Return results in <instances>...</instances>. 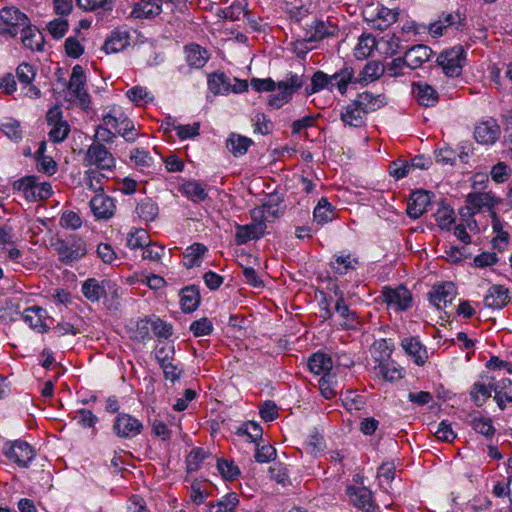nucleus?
Returning a JSON list of instances; mask_svg holds the SVG:
<instances>
[{
	"instance_id": "obj_58",
	"label": "nucleus",
	"mask_w": 512,
	"mask_h": 512,
	"mask_svg": "<svg viewBox=\"0 0 512 512\" xmlns=\"http://www.w3.org/2000/svg\"><path fill=\"white\" fill-rule=\"evenodd\" d=\"M329 80V75L322 71H317L311 78V84L306 87V93L311 95L322 89L329 90Z\"/></svg>"
},
{
	"instance_id": "obj_23",
	"label": "nucleus",
	"mask_w": 512,
	"mask_h": 512,
	"mask_svg": "<svg viewBox=\"0 0 512 512\" xmlns=\"http://www.w3.org/2000/svg\"><path fill=\"white\" fill-rule=\"evenodd\" d=\"M90 208L97 219H109L114 215L115 203L105 194H97L90 201Z\"/></svg>"
},
{
	"instance_id": "obj_28",
	"label": "nucleus",
	"mask_w": 512,
	"mask_h": 512,
	"mask_svg": "<svg viewBox=\"0 0 512 512\" xmlns=\"http://www.w3.org/2000/svg\"><path fill=\"white\" fill-rule=\"evenodd\" d=\"M266 225L263 222L252 223L249 225H238L236 227L235 242L238 245L247 243L250 240L258 239L263 236Z\"/></svg>"
},
{
	"instance_id": "obj_14",
	"label": "nucleus",
	"mask_w": 512,
	"mask_h": 512,
	"mask_svg": "<svg viewBox=\"0 0 512 512\" xmlns=\"http://www.w3.org/2000/svg\"><path fill=\"white\" fill-rule=\"evenodd\" d=\"M86 253V244L79 238L62 242L58 247L59 259L66 264L81 259Z\"/></svg>"
},
{
	"instance_id": "obj_61",
	"label": "nucleus",
	"mask_w": 512,
	"mask_h": 512,
	"mask_svg": "<svg viewBox=\"0 0 512 512\" xmlns=\"http://www.w3.org/2000/svg\"><path fill=\"white\" fill-rule=\"evenodd\" d=\"M213 329L212 322L206 317L195 320L190 325V330L195 337L210 335Z\"/></svg>"
},
{
	"instance_id": "obj_32",
	"label": "nucleus",
	"mask_w": 512,
	"mask_h": 512,
	"mask_svg": "<svg viewBox=\"0 0 512 512\" xmlns=\"http://www.w3.org/2000/svg\"><path fill=\"white\" fill-rule=\"evenodd\" d=\"M494 400L500 410L506 408V403H512V380L503 378L495 381Z\"/></svg>"
},
{
	"instance_id": "obj_27",
	"label": "nucleus",
	"mask_w": 512,
	"mask_h": 512,
	"mask_svg": "<svg viewBox=\"0 0 512 512\" xmlns=\"http://www.w3.org/2000/svg\"><path fill=\"white\" fill-rule=\"evenodd\" d=\"M347 494L350 501L358 508L366 511L374 509V499L372 492L366 487H348Z\"/></svg>"
},
{
	"instance_id": "obj_26",
	"label": "nucleus",
	"mask_w": 512,
	"mask_h": 512,
	"mask_svg": "<svg viewBox=\"0 0 512 512\" xmlns=\"http://www.w3.org/2000/svg\"><path fill=\"white\" fill-rule=\"evenodd\" d=\"M399 12L396 9L381 7L377 9L375 16L366 18L371 28L378 30H386L398 20Z\"/></svg>"
},
{
	"instance_id": "obj_39",
	"label": "nucleus",
	"mask_w": 512,
	"mask_h": 512,
	"mask_svg": "<svg viewBox=\"0 0 512 512\" xmlns=\"http://www.w3.org/2000/svg\"><path fill=\"white\" fill-rule=\"evenodd\" d=\"M252 144V139L246 136L231 133L227 139L226 147L233 154V156L239 157L246 154Z\"/></svg>"
},
{
	"instance_id": "obj_15",
	"label": "nucleus",
	"mask_w": 512,
	"mask_h": 512,
	"mask_svg": "<svg viewBox=\"0 0 512 512\" xmlns=\"http://www.w3.org/2000/svg\"><path fill=\"white\" fill-rule=\"evenodd\" d=\"M400 345L416 365L424 366L428 361L429 355L427 348L418 337H404Z\"/></svg>"
},
{
	"instance_id": "obj_33",
	"label": "nucleus",
	"mask_w": 512,
	"mask_h": 512,
	"mask_svg": "<svg viewBox=\"0 0 512 512\" xmlns=\"http://www.w3.org/2000/svg\"><path fill=\"white\" fill-rule=\"evenodd\" d=\"M185 57L188 65L193 68H202L209 59L208 51L198 44H190L185 47Z\"/></svg>"
},
{
	"instance_id": "obj_3",
	"label": "nucleus",
	"mask_w": 512,
	"mask_h": 512,
	"mask_svg": "<svg viewBox=\"0 0 512 512\" xmlns=\"http://www.w3.org/2000/svg\"><path fill=\"white\" fill-rule=\"evenodd\" d=\"M14 188L22 192L28 201L48 199L52 194V186L48 182H39L37 176H26L14 182Z\"/></svg>"
},
{
	"instance_id": "obj_52",
	"label": "nucleus",
	"mask_w": 512,
	"mask_h": 512,
	"mask_svg": "<svg viewBox=\"0 0 512 512\" xmlns=\"http://www.w3.org/2000/svg\"><path fill=\"white\" fill-rule=\"evenodd\" d=\"M378 49L381 53L392 56L400 49V39L393 35H385L378 40Z\"/></svg>"
},
{
	"instance_id": "obj_56",
	"label": "nucleus",
	"mask_w": 512,
	"mask_h": 512,
	"mask_svg": "<svg viewBox=\"0 0 512 512\" xmlns=\"http://www.w3.org/2000/svg\"><path fill=\"white\" fill-rule=\"evenodd\" d=\"M147 242L148 234L143 229L133 228L127 235L126 244L130 249H143Z\"/></svg>"
},
{
	"instance_id": "obj_64",
	"label": "nucleus",
	"mask_w": 512,
	"mask_h": 512,
	"mask_svg": "<svg viewBox=\"0 0 512 512\" xmlns=\"http://www.w3.org/2000/svg\"><path fill=\"white\" fill-rule=\"evenodd\" d=\"M491 178L496 183L506 182L512 174V169L504 162H498L491 169Z\"/></svg>"
},
{
	"instance_id": "obj_46",
	"label": "nucleus",
	"mask_w": 512,
	"mask_h": 512,
	"mask_svg": "<svg viewBox=\"0 0 512 512\" xmlns=\"http://www.w3.org/2000/svg\"><path fill=\"white\" fill-rule=\"evenodd\" d=\"M375 372L377 376L390 382L399 380L404 375V369L397 366L394 362L379 363L375 367Z\"/></svg>"
},
{
	"instance_id": "obj_9",
	"label": "nucleus",
	"mask_w": 512,
	"mask_h": 512,
	"mask_svg": "<svg viewBox=\"0 0 512 512\" xmlns=\"http://www.w3.org/2000/svg\"><path fill=\"white\" fill-rule=\"evenodd\" d=\"M143 424L139 419L127 413H120L115 418L112 430L116 436L131 439L142 433Z\"/></svg>"
},
{
	"instance_id": "obj_2",
	"label": "nucleus",
	"mask_w": 512,
	"mask_h": 512,
	"mask_svg": "<svg viewBox=\"0 0 512 512\" xmlns=\"http://www.w3.org/2000/svg\"><path fill=\"white\" fill-rule=\"evenodd\" d=\"M303 85L302 76L290 74L285 80L278 82L277 90H274L268 97V105L274 109L281 108L291 100L292 95Z\"/></svg>"
},
{
	"instance_id": "obj_50",
	"label": "nucleus",
	"mask_w": 512,
	"mask_h": 512,
	"mask_svg": "<svg viewBox=\"0 0 512 512\" xmlns=\"http://www.w3.org/2000/svg\"><path fill=\"white\" fill-rule=\"evenodd\" d=\"M435 219L441 229H449L455 222L454 210L444 203H441L435 213Z\"/></svg>"
},
{
	"instance_id": "obj_57",
	"label": "nucleus",
	"mask_w": 512,
	"mask_h": 512,
	"mask_svg": "<svg viewBox=\"0 0 512 512\" xmlns=\"http://www.w3.org/2000/svg\"><path fill=\"white\" fill-rule=\"evenodd\" d=\"M217 470L221 476L229 481L236 479L240 475V469L233 461L226 459L217 460Z\"/></svg>"
},
{
	"instance_id": "obj_6",
	"label": "nucleus",
	"mask_w": 512,
	"mask_h": 512,
	"mask_svg": "<svg viewBox=\"0 0 512 512\" xmlns=\"http://www.w3.org/2000/svg\"><path fill=\"white\" fill-rule=\"evenodd\" d=\"M3 451L10 461L22 468H27L36 456L35 449L22 440L6 442Z\"/></svg>"
},
{
	"instance_id": "obj_44",
	"label": "nucleus",
	"mask_w": 512,
	"mask_h": 512,
	"mask_svg": "<svg viewBox=\"0 0 512 512\" xmlns=\"http://www.w3.org/2000/svg\"><path fill=\"white\" fill-rule=\"evenodd\" d=\"M378 47V41L370 34H363L359 37L358 43L354 48V56L363 60L368 58L375 48Z\"/></svg>"
},
{
	"instance_id": "obj_37",
	"label": "nucleus",
	"mask_w": 512,
	"mask_h": 512,
	"mask_svg": "<svg viewBox=\"0 0 512 512\" xmlns=\"http://www.w3.org/2000/svg\"><path fill=\"white\" fill-rule=\"evenodd\" d=\"M468 423L475 432L485 436L486 438L493 437L496 432L492 419L481 416L478 413L470 414Z\"/></svg>"
},
{
	"instance_id": "obj_42",
	"label": "nucleus",
	"mask_w": 512,
	"mask_h": 512,
	"mask_svg": "<svg viewBox=\"0 0 512 512\" xmlns=\"http://www.w3.org/2000/svg\"><path fill=\"white\" fill-rule=\"evenodd\" d=\"M313 217L317 224H327L335 218V207L326 198H321L314 208Z\"/></svg>"
},
{
	"instance_id": "obj_53",
	"label": "nucleus",
	"mask_w": 512,
	"mask_h": 512,
	"mask_svg": "<svg viewBox=\"0 0 512 512\" xmlns=\"http://www.w3.org/2000/svg\"><path fill=\"white\" fill-rule=\"evenodd\" d=\"M395 469L394 462H383L378 469L377 477L379 479V485L385 491H388V485L395 477Z\"/></svg>"
},
{
	"instance_id": "obj_11",
	"label": "nucleus",
	"mask_w": 512,
	"mask_h": 512,
	"mask_svg": "<svg viewBox=\"0 0 512 512\" xmlns=\"http://www.w3.org/2000/svg\"><path fill=\"white\" fill-rule=\"evenodd\" d=\"M338 32V25L330 19H317L308 25L305 34V40L307 42H318L326 38L334 37L338 34Z\"/></svg>"
},
{
	"instance_id": "obj_21",
	"label": "nucleus",
	"mask_w": 512,
	"mask_h": 512,
	"mask_svg": "<svg viewBox=\"0 0 512 512\" xmlns=\"http://www.w3.org/2000/svg\"><path fill=\"white\" fill-rule=\"evenodd\" d=\"M412 93L421 106L432 107L437 104L439 94L434 87L425 82H414Z\"/></svg>"
},
{
	"instance_id": "obj_19",
	"label": "nucleus",
	"mask_w": 512,
	"mask_h": 512,
	"mask_svg": "<svg viewBox=\"0 0 512 512\" xmlns=\"http://www.w3.org/2000/svg\"><path fill=\"white\" fill-rule=\"evenodd\" d=\"M404 55L406 66L414 70L422 67L424 63L428 62L433 55V51L427 45L418 44L409 48Z\"/></svg>"
},
{
	"instance_id": "obj_41",
	"label": "nucleus",
	"mask_w": 512,
	"mask_h": 512,
	"mask_svg": "<svg viewBox=\"0 0 512 512\" xmlns=\"http://www.w3.org/2000/svg\"><path fill=\"white\" fill-rule=\"evenodd\" d=\"M181 308L184 312L195 311L200 304V294L195 286L185 287L180 292Z\"/></svg>"
},
{
	"instance_id": "obj_59",
	"label": "nucleus",
	"mask_w": 512,
	"mask_h": 512,
	"mask_svg": "<svg viewBox=\"0 0 512 512\" xmlns=\"http://www.w3.org/2000/svg\"><path fill=\"white\" fill-rule=\"evenodd\" d=\"M389 172L395 179H402L408 176L412 171L410 161L397 159L390 163Z\"/></svg>"
},
{
	"instance_id": "obj_29",
	"label": "nucleus",
	"mask_w": 512,
	"mask_h": 512,
	"mask_svg": "<svg viewBox=\"0 0 512 512\" xmlns=\"http://www.w3.org/2000/svg\"><path fill=\"white\" fill-rule=\"evenodd\" d=\"M336 296L335 311L342 319L341 325L347 329L355 328L359 324L356 312L349 309L344 301L342 292H336Z\"/></svg>"
},
{
	"instance_id": "obj_60",
	"label": "nucleus",
	"mask_w": 512,
	"mask_h": 512,
	"mask_svg": "<svg viewBox=\"0 0 512 512\" xmlns=\"http://www.w3.org/2000/svg\"><path fill=\"white\" fill-rule=\"evenodd\" d=\"M36 69L29 63L23 62L16 69L17 79L21 84H31L36 77Z\"/></svg>"
},
{
	"instance_id": "obj_34",
	"label": "nucleus",
	"mask_w": 512,
	"mask_h": 512,
	"mask_svg": "<svg viewBox=\"0 0 512 512\" xmlns=\"http://www.w3.org/2000/svg\"><path fill=\"white\" fill-rule=\"evenodd\" d=\"M24 47L32 51H40L43 48V37L36 28L31 27L30 22L19 31Z\"/></svg>"
},
{
	"instance_id": "obj_10",
	"label": "nucleus",
	"mask_w": 512,
	"mask_h": 512,
	"mask_svg": "<svg viewBox=\"0 0 512 512\" xmlns=\"http://www.w3.org/2000/svg\"><path fill=\"white\" fill-rule=\"evenodd\" d=\"M495 377L489 373L481 374L470 388L469 395L477 407H482L494 392Z\"/></svg>"
},
{
	"instance_id": "obj_31",
	"label": "nucleus",
	"mask_w": 512,
	"mask_h": 512,
	"mask_svg": "<svg viewBox=\"0 0 512 512\" xmlns=\"http://www.w3.org/2000/svg\"><path fill=\"white\" fill-rule=\"evenodd\" d=\"M460 21L459 13H445L443 12L439 15L438 19L431 23L428 27V31L430 35L434 38L441 37L444 34V31L450 27L455 25Z\"/></svg>"
},
{
	"instance_id": "obj_30",
	"label": "nucleus",
	"mask_w": 512,
	"mask_h": 512,
	"mask_svg": "<svg viewBox=\"0 0 512 512\" xmlns=\"http://www.w3.org/2000/svg\"><path fill=\"white\" fill-rule=\"evenodd\" d=\"M309 370L316 375H329L333 367L331 357L323 352H316L308 359Z\"/></svg>"
},
{
	"instance_id": "obj_51",
	"label": "nucleus",
	"mask_w": 512,
	"mask_h": 512,
	"mask_svg": "<svg viewBox=\"0 0 512 512\" xmlns=\"http://www.w3.org/2000/svg\"><path fill=\"white\" fill-rule=\"evenodd\" d=\"M126 96L136 105H143L154 100L153 94L143 86H134L126 92Z\"/></svg>"
},
{
	"instance_id": "obj_45",
	"label": "nucleus",
	"mask_w": 512,
	"mask_h": 512,
	"mask_svg": "<svg viewBox=\"0 0 512 512\" xmlns=\"http://www.w3.org/2000/svg\"><path fill=\"white\" fill-rule=\"evenodd\" d=\"M238 503V495L234 492L228 493L216 503H209L207 512H236Z\"/></svg>"
},
{
	"instance_id": "obj_12",
	"label": "nucleus",
	"mask_w": 512,
	"mask_h": 512,
	"mask_svg": "<svg viewBox=\"0 0 512 512\" xmlns=\"http://www.w3.org/2000/svg\"><path fill=\"white\" fill-rule=\"evenodd\" d=\"M429 300L438 310L445 309L456 296V288L452 282L433 285L429 292Z\"/></svg>"
},
{
	"instance_id": "obj_55",
	"label": "nucleus",
	"mask_w": 512,
	"mask_h": 512,
	"mask_svg": "<svg viewBox=\"0 0 512 512\" xmlns=\"http://www.w3.org/2000/svg\"><path fill=\"white\" fill-rule=\"evenodd\" d=\"M136 213L147 222L153 221L158 215V206L150 199H146L137 205Z\"/></svg>"
},
{
	"instance_id": "obj_48",
	"label": "nucleus",
	"mask_w": 512,
	"mask_h": 512,
	"mask_svg": "<svg viewBox=\"0 0 512 512\" xmlns=\"http://www.w3.org/2000/svg\"><path fill=\"white\" fill-rule=\"evenodd\" d=\"M209 90L214 94L230 93L231 80L224 73H214L208 79Z\"/></svg>"
},
{
	"instance_id": "obj_24",
	"label": "nucleus",
	"mask_w": 512,
	"mask_h": 512,
	"mask_svg": "<svg viewBox=\"0 0 512 512\" xmlns=\"http://www.w3.org/2000/svg\"><path fill=\"white\" fill-rule=\"evenodd\" d=\"M130 45V34L127 30L117 28L107 37L103 50L109 53H118Z\"/></svg>"
},
{
	"instance_id": "obj_22",
	"label": "nucleus",
	"mask_w": 512,
	"mask_h": 512,
	"mask_svg": "<svg viewBox=\"0 0 512 512\" xmlns=\"http://www.w3.org/2000/svg\"><path fill=\"white\" fill-rule=\"evenodd\" d=\"M0 253L6 254V258L17 261L21 252L15 246V234L10 226L0 227Z\"/></svg>"
},
{
	"instance_id": "obj_5",
	"label": "nucleus",
	"mask_w": 512,
	"mask_h": 512,
	"mask_svg": "<svg viewBox=\"0 0 512 512\" xmlns=\"http://www.w3.org/2000/svg\"><path fill=\"white\" fill-rule=\"evenodd\" d=\"M466 60L463 46L457 45L443 51L437 57V63L448 77H458Z\"/></svg>"
},
{
	"instance_id": "obj_54",
	"label": "nucleus",
	"mask_w": 512,
	"mask_h": 512,
	"mask_svg": "<svg viewBox=\"0 0 512 512\" xmlns=\"http://www.w3.org/2000/svg\"><path fill=\"white\" fill-rule=\"evenodd\" d=\"M165 351L164 347H161L156 352V359L158 360L161 368L163 369L165 378L171 380L172 382L176 381L180 377V371L177 366H175L170 361H166L165 358L161 357V354Z\"/></svg>"
},
{
	"instance_id": "obj_35",
	"label": "nucleus",
	"mask_w": 512,
	"mask_h": 512,
	"mask_svg": "<svg viewBox=\"0 0 512 512\" xmlns=\"http://www.w3.org/2000/svg\"><path fill=\"white\" fill-rule=\"evenodd\" d=\"M353 77L354 71L350 67H344L333 75H329V91L337 89L342 95L345 94Z\"/></svg>"
},
{
	"instance_id": "obj_36",
	"label": "nucleus",
	"mask_w": 512,
	"mask_h": 512,
	"mask_svg": "<svg viewBox=\"0 0 512 512\" xmlns=\"http://www.w3.org/2000/svg\"><path fill=\"white\" fill-rule=\"evenodd\" d=\"M104 283L105 281H99L96 278H88L82 284V294L87 300L97 302L106 295Z\"/></svg>"
},
{
	"instance_id": "obj_17",
	"label": "nucleus",
	"mask_w": 512,
	"mask_h": 512,
	"mask_svg": "<svg viewBox=\"0 0 512 512\" xmlns=\"http://www.w3.org/2000/svg\"><path fill=\"white\" fill-rule=\"evenodd\" d=\"M431 203V193L425 190H418L411 194L407 204V214L413 219H418L427 210Z\"/></svg>"
},
{
	"instance_id": "obj_13",
	"label": "nucleus",
	"mask_w": 512,
	"mask_h": 512,
	"mask_svg": "<svg viewBox=\"0 0 512 512\" xmlns=\"http://www.w3.org/2000/svg\"><path fill=\"white\" fill-rule=\"evenodd\" d=\"M382 294L387 305L395 310L404 311L411 306L412 295L404 286L385 287Z\"/></svg>"
},
{
	"instance_id": "obj_40",
	"label": "nucleus",
	"mask_w": 512,
	"mask_h": 512,
	"mask_svg": "<svg viewBox=\"0 0 512 512\" xmlns=\"http://www.w3.org/2000/svg\"><path fill=\"white\" fill-rule=\"evenodd\" d=\"M180 192L193 202H203L208 197L205 186L197 181H186L180 186Z\"/></svg>"
},
{
	"instance_id": "obj_1",
	"label": "nucleus",
	"mask_w": 512,
	"mask_h": 512,
	"mask_svg": "<svg viewBox=\"0 0 512 512\" xmlns=\"http://www.w3.org/2000/svg\"><path fill=\"white\" fill-rule=\"evenodd\" d=\"M385 104L384 95H374L368 91L362 92L342 109L341 120L351 127H361L364 125L368 113L380 109Z\"/></svg>"
},
{
	"instance_id": "obj_7",
	"label": "nucleus",
	"mask_w": 512,
	"mask_h": 512,
	"mask_svg": "<svg viewBox=\"0 0 512 512\" xmlns=\"http://www.w3.org/2000/svg\"><path fill=\"white\" fill-rule=\"evenodd\" d=\"M28 17L15 7L0 10V33L14 37L20 29L28 24Z\"/></svg>"
},
{
	"instance_id": "obj_18",
	"label": "nucleus",
	"mask_w": 512,
	"mask_h": 512,
	"mask_svg": "<svg viewBox=\"0 0 512 512\" xmlns=\"http://www.w3.org/2000/svg\"><path fill=\"white\" fill-rule=\"evenodd\" d=\"M500 126L490 118L479 123L474 130V137L481 144H493L500 136Z\"/></svg>"
},
{
	"instance_id": "obj_25",
	"label": "nucleus",
	"mask_w": 512,
	"mask_h": 512,
	"mask_svg": "<svg viewBox=\"0 0 512 512\" xmlns=\"http://www.w3.org/2000/svg\"><path fill=\"white\" fill-rule=\"evenodd\" d=\"M510 300L509 290L503 285H493L484 297V305L491 309H502Z\"/></svg>"
},
{
	"instance_id": "obj_43",
	"label": "nucleus",
	"mask_w": 512,
	"mask_h": 512,
	"mask_svg": "<svg viewBox=\"0 0 512 512\" xmlns=\"http://www.w3.org/2000/svg\"><path fill=\"white\" fill-rule=\"evenodd\" d=\"M207 248L201 243H194L187 247L183 253V264L186 268L199 266Z\"/></svg>"
},
{
	"instance_id": "obj_20",
	"label": "nucleus",
	"mask_w": 512,
	"mask_h": 512,
	"mask_svg": "<svg viewBox=\"0 0 512 512\" xmlns=\"http://www.w3.org/2000/svg\"><path fill=\"white\" fill-rule=\"evenodd\" d=\"M22 319L31 329L38 333H45L49 329L46 323L47 312L41 307L33 306L25 309Z\"/></svg>"
},
{
	"instance_id": "obj_63",
	"label": "nucleus",
	"mask_w": 512,
	"mask_h": 512,
	"mask_svg": "<svg viewBox=\"0 0 512 512\" xmlns=\"http://www.w3.org/2000/svg\"><path fill=\"white\" fill-rule=\"evenodd\" d=\"M206 457L207 452L203 448L192 449L186 459L187 470L189 472L197 471Z\"/></svg>"
},
{
	"instance_id": "obj_49",
	"label": "nucleus",
	"mask_w": 512,
	"mask_h": 512,
	"mask_svg": "<svg viewBox=\"0 0 512 512\" xmlns=\"http://www.w3.org/2000/svg\"><path fill=\"white\" fill-rule=\"evenodd\" d=\"M85 184L88 189L94 192L103 191L104 182L108 179L104 170L89 168L85 171Z\"/></svg>"
},
{
	"instance_id": "obj_47",
	"label": "nucleus",
	"mask_w": 512,
	"mask_h": 512,
	"mask_svg": "<svg viewBox=\"0 0 512 512\" xmlns=\"http://www.w3.org/2000/svg\"><path fill=\"white\" fill-rule=\"evenodd\" d=\"M161 11V6L152 1H141L134 4L130 13L131 17L136 19L149 18L158 15Z\"/></svg>"
},
{
	"instance_id": "obj_4",
	"label": "nucleus",
	"mask_w": 512,
	"mask_h": 512,
	"mask_svg": "<svg viewBox=\"0 0 512 512\" xmlns=\"http://www.w3.org/2000/svg\"><path fill=\"white\" fill-rule=\"evenodd\" d=\"M85 167L111 172L116 167L112 153L99 142H93L87 149L83 159Z\"/></svg>"
},
{
	"instance_id": "obj_38",
	"label": "nucleus",
	"mask_w": 512,
	"mask_h": 512,
	"mask_svg": "<svg viewBox=\"0 0 512 512\" xmlns=\"http://www.w3.org/2000/svg\"><path fill=\"white\" fill-rule=\"evenodd\" d=\"M358 259L351 254L334 255L330 263L332 270L339 275H345L351 270H355Z\"/></svg>"
},
{
	"instance_id": "obj_16",
	"label": "nucleus",
	"mask_w": 512,
	"mask_h": 512,
	"mask_svg": "<svg viewBox=\"0 0 512 512\" xmlns=\"http://www.w3.org/2000/svg\"><path fill=\"white\" fill-rule=\"evenodd\" d=\"M501 201L492 192H474L470 193L467 198L469 209H471L473 214L482 211H488L491 214L493 212L492 208L501 203Z\"/></svg>"
},
{
	"instance_id": "obj_8",
	"label": "nucleus",
	"mask_w": 512,
	"mask_h": 512,
	"mask_svg": "<svg viewBox=\"0 0 512 512\" xmlns=\"http://www.w3.org/2000/svg\"><path fill=\"white\" fill-rule=\"evenodd\" d=\"M85 83L86 75L84 69L81 65L77 64L72 68L68 90L83 109L89 108L90 105V95L85 88Z\"/></svg>"
},
{
	"instance_id": "obj_62",
	"label": "nucleus",
	"mask_w": 512,
	"mask_h": 512,
	"mask_svg": "<svg viewBox=\"0 0 512 512\" xmlns=\"http://www.w3.org/2000/svg\"><path fill=\"white\" fill-rule=\"evenodd\" d=\"M208 497L207 482L194 480L191 484L190 498L195 504L203 503Z\"/></svg>"
}]
</instances>
